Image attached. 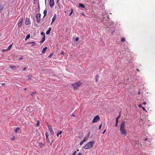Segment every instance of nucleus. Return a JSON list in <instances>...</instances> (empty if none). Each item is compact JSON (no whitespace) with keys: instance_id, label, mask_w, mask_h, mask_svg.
Here are the masks:
<instances>
[{"instance_id":"obj_1","label":"nucleus","mask_w":155,"mask_h":155,"mask_svg":"<svg viewBox=\"0 0 155 155\" xmlns=\"http://www.w3.org/2000/svg\"><path fill=\"white\" fill-rule=\"evenodd\" d=\"M125 124L124 121H123L120 125V130L121 135L124 136H126L127 135L126 131L125 130Z\"/></svg>"},{"instance_id":"obj_2","label":"nucleus","mask_w":155,"mask_h":155,"mask_svg":"<svg viewBox=\"0 0 155 155\" xmlns=\"http://www.w3.org/2000/svg\"><path fill=\"white\" fill-rule=\"evenodd\" d=\"M95 142L93 141H90L87 143L84 147L85 149H88L91 148L94 144Z\"/></svg>"},{"instance_id":"obj_3","label":"nucleus","mask_w":155,"mask_h":155,"mask_svg":"<svg viewBox=\"0 0 155 155\" xmlns=\"http://www.w3.org/2000/svg\"><path fill=\"white\" fill-rule=\"evenodd\" d=\"M100 119V117L98 115H97L93 118L92 121V123H95L98 122V120Z\"/></svg>"},{"instance_id":"obj_4","label":"nucleus","mask_w":155,"mask_h":155,"mask_svg":"<svg viewBox=\"0 0 155 155\" xmlns=\"http://www.w3.org/2000/svg\"><path fill=\"white\" fill-rule=\"evenodd\" d=\"M23 20V18H21L19 20V21L18 23V26L19 28L21 27L22 23Z\"/></svg>"},{"instance_id":"obj_5","label":"nucleus","mask_w":155,"mask_h":155,"mask_svg":"<svg viewBox=\"0 0 155 155\" xmlns=\"http://www.w3.org/2000/svg\"><path fill=\"white\" fill-rule=\"evenodd\" d=\"M36 17L37 18V21L38 23L40 22L41 19V14L40 13L36 15Z\"/></svg>"},{"instance_id":"obj_6","label":"nucleus","mask_w":155,"mask_h":155,"mask_svg":"<svg viewBox=\"0 0 155 155\" xmlns=\"http://www.w3.org/2000/svg\"><path fill=\"white\" fill-rule=\"evenodd\" d=\"M71 86L73 87L74 90H77L78 89V82L72 84Z\"/></svg>"},{"instance_id":"obj_7","label":"nucleus","mask_w":155,"mask_h":155,"mask_svg":"<svg viewBox=\"0 0 155 155\" xmlns=\"http://www.w3.org/2000/svg\"><path fill=\"white\" fill-rule=\"evenodd\" d=\"M31 22L30 21L29 19L28 18H26L25 20V24L26 25H28L29 24H30Z\"/></svg>"},{"instance_id":"obj_8","label":"nucleus","mask_w":155,"mask_h":155,"mask_svg":"<svg viewBox=\"0 0 155 155\" xmlns=\"http://www.w3.org/2000/svg\"><path fill=\"white\" fill-rule=\"evenodd\" d=\"M54 0H50L49 2V5L51 7H52L54 5Z\"/></svg>"},{"instance_id":"obj_9","label":"nucleus","mask_w":155,"mask_h":155,"mask_svg":"<svg viewBox=\"0 0 155 155\" xmlns=\"http://www.w3.org/2000/svg\"><path fill=\"white\" fill-rule=\"evenodd\" d=\"M56 18V15L54 14V15L53 17L52 18V21L51 23V25H52V23L55 21Z\"/></svg>"},{"instance_id":"obj_10","label":"nucleus","mask_w":155,"mask_h":155,"mask_svg":"<svg viewBox=\"0 0 155 155\" xmlns=\"http://www.w3.org/2000/svg\"><path fill=\"white\" fill-rule=\"evenodd\" d=\"M45 136L46 138V140L49 143L50 141L49 140V139H48V136H49V134L48 133L46 132L45 133Z\"/></svg>"},{"instance_id":"obj_11","label":"nucleus","mask_w":155,"mask_h":155,"mask_svg":"<svg viewBox=\"0 0 155 155\" xmlns=\"http://www.w3.org/2000/svg\"><path fill=\"white\" fill-rule=\"evenodd\" d=\"M78 7L79 8H84L86 9V8H85V6L83 4L80 3L79 4V5Z\"/></svg>"},{"instance_id":"obj_12","label":"nucleus","mask_w":155,"mask_h":155,"mask_svg":"<svg viewBox=\"0 0 155 155\" xmlns=\"http://www.w3.org/2000/svg\"><path fill=\"white\" fill-rule=\"evenodd\" d=\"M39 145L41 148H42L44 146V144L42 143H39Z\"/></svg>"},{"instance_id":"obj_13","label":"nucleus","mask_w":155,"mask_h":155,"mask_svg":"<svg viewBox=\"0 0 155 155\" xmlns=\"http://www.w3.org/2000/svg\"><path fill=\"white\" fill-rule=\"evenodd\" d=\"M47 49V47H45L43 49V50H42V51H41V52L42 53H45V51H46V50Z\"/></svg>"},{"instance_id":"obj_14","label":"nucleus","mask_w":155,"mask_h":155,"mask_svg":"<svg viewBox=\"0 0 155 155\" xmlns=\"http://www.w3.org/2000/svg\"><path fill=\"white\" fill-rule=\"evenodd\" d=\"M51 30V28H49L46 31V34L47 35L49 34Z\"/></svg>"},{"instance_id":"obj_15","label":"nucleus","mask_w":155,"mask_h":155,"mask_svg":"<svg viewBox=\"0 0 155 155\" xmlns=\"http://www.w3.org/2000/svg\"><path fill=\"white\" fill-rule=\"evenodd\" d=\"M37 93V92L36 91H35L34 92H32L31 94V95L32 96H35L36 94Z\"/></svg>"},{"instance_id":"obj_16","label":"nucleus","mask_w":155,"mask_h":155,"mask_svg":"<svg viewBox=\"0 0 155 155\" xmlns=\"http://www.w3.org/2000/svg\"><path fill=\"white\" fill-rule=\"evenodd\" d=\"M45 35H44V37L42 38L41 41H40L41 43H43L44 41L45 40Z\"/></svg>"},{"instance_id":"obj_17","label":"nucleus","mask_w":155,"mask_h":155,"mask_svg":"<svg viewBox=\"0 0 155 155\" xmlns=\"http://www.w3.org/2000/svg\"><path fill=\"white\" fill-rule=\"evenodd\" d=\"M47 10L46 9H45L43 12V13L44 14V17H45V16H46V15H47Z\"/></svg>"},{"instance_id":"obj_18","label":"nucleus","mask_w":155,"mask_h":155,"mask_svg":"<svg viewBox=\"0 0 155 155\" xmlns=\"http://www.w3.org/2000/svg\"><path fill=\"white\" fill-rule=\"evenodd\" d=\"M48 128L49 130H50H50H52V127L51 126L49 125L48 124Z\"/></svg>"},{"instance_id":"obj_19","label":"nucleus","mask_w":155,"mask_h":155,"mask_svg":"<svg viewBox=\"0 0 155 155\" xmlns=\"http://www.w3.org/2000/svg\"><path fill=\"white\" fill-rule=\"evenodd\" d=\"M62 133V131H58V132L57 134V137H58L59 136V135L61 134Z\"/></svg>"},{"instance_id":"obj_20","label":"nucleus","mask_w":155,"mask_h":155,"mask_svg":"<svg viewBox=\"0 0 155 155\" xmlns=\"http://www.w3.org/2000/svg\"><path fill=\"white\" fill-rule=\"evenodd\" d=\"M20 128L19 127H17L15 130V132L17 133L19 130Z\"/></svg>"},{"instance_id":"obj_21","label":"nucleus","mask_w":155,"mask_h":155,"mask_svg":"<svg viewBox=\"0 0 155 155\" xmlns=\"http://www.w3.org/2000/svg\"><path fill=\"white\" fill-rule=\"evenodd\" d=\"M40 124V121L38 120L37 121V124H36V126L37 127H38Z\"/></svg>"},{"instance_id":"obj_22","label":"nucleus","mask_w":155,"mask_h":155,"mask_svg":"<svg viewBox=\"0 0 155 155\" xmlns=\"http://www.w3.org/2000/svg\"><path fill=\"white\" fill-rule=\"evenodd\" d=\"M121 41L123 42L125 41V38L124 37L122 38L121 39Z\"/></svg>"},{"instance_id":"obj_23","label":"nucleus","mask_w":155,"mask_h":155,"mask_svg":"<svg viewBox=\"0 0 155 155\" xmlns=\"http://www.w3.org/2000/svg\"><path fill=\"white\" fill-rule=\"evenodd\" d=\"M50 133L52 135H54V131H53V130H50Z\"/></svg>"},{"instance_id":"obj_24","label":"nucleus","mask_w":155,"mask_h":155,"mask_svg":"<svg viewBox=\"0 0 155 155\" xmlns=\"http://www.w3.org/2000/svg\"><path fill=\"white\" fill-rule=\"evenodd\" d=\"M31 76H32L31 75L28 76V79L29 80H30L31 79Z\"/></svg>"},{"instance_id":"obj_25","label":"nucleus","mask_w":155,"mask_h":155,"mask_svg":"<svg viewBox=\"0 0 155 155\" xmlns=\"http://www.w3.org/2000/svg\"><path fill=\"white\" fill-rule=\"evenodd\" d=\"M12 44L10 45L8 47L7 49H10V48L12 47Z\"/></svg>"},{"instance_id":"obj_26","label":"nucleus","mask_w":155,"mask_h":155,"mask_svg":"<svg viewBox=\"0 0 155 155\" xmlns=\"http://www.w3.org/2000/svg\"><path fill=\"white\" fill-rule=\"evenodd\" d=\"M53 54L52 53L50 54L48 56V57L49 58H51Z\"/></svg>"},{"instance_id":"obj_27","label":"nucleus","mask_w":155,"mask_h":155,"mask_svg":"<svg viewBox=\"0 0 155 155\" xmlns=\"http://www.w3.org/2000/svg\"><path fill=\"white\" fill-rule=\"evenodd\" d=\"M73 10L72 9L71 12H70V13L69 14V16H70L73 13Z\"/></svg>"},{"instance_id":"obj_28","label":"nucleus","mask_w":155,"mask_h":155,"mask_svg":"<svg viewBox=\"0 0 155 155\" xmlns=\"http://www.w3.org/2000/svg\"><path fill=\"white\" fill-rule=\"evenodd\" d=\"M30 37V35L28 34L27 35L26 38H29Z\"/></svg>"},{"instance_id":"obj_29","label":"nucleus","mask_w":155,"mask_h":155,"mask_svg":"<svg viewBox=\"0 0 155 155\" xmlns=\"http://www.w3.org/2000/svg\"><path fill=\"white\" fill-rule=\"evenodd\" d=\"M87 138L86 137H85L84 139V140H83V141H84V142H85L86 141V140H87Z\"/></svg>"},{"instance_id":"obj_30","label":"nucleus","mask_w":155,"mask_h":155,"mask_svg":"<svg viewBox=\"0 0 155 155\" xmlns=\"http://www.w3.org/2000/svg\"><path fill=\"white\" fill-rule=\"evenodd\" d=\"M10 67L12 68V69H13V68H15V66H10Z\"/></svg>"},{"instance_id":"obj_31","label":"nucleus","mask_w":155,"mask_h":155,"mask_svg":"<svg viewBox=\"0 0 155 155\" xmlns=\"http://www.w3.org/2000/svg\"><path fill=\"white\" fill-rule=\"evenodd\" d=\"M102 126V124H101V125H100V126H99V129H101V128Z\"/></svg>"},{"instance_id":"obj_32","label":"nucleus","mask_w":155,"mask_h":155,"mask_svg":"<svg viewBox=\"0 0 155 155\" xmlns=\"http://www.w3.org/2000/svg\"><path fill=\"white\" fill-rule=\"evenodd\" d=\"M15 139V136H13L12 138V140H14Z\"/></svg>"},{"instance_id":"obj_33","label":"nucleus","mask_w":155,"mask_h":155,"mask_svg":"<svg viewBox=\"0 0 155 155\" xmlns=\"http://www.w3.org/2000/svg\"><path fill=\"white\" fill-rule=\"evenodd\" d=\"M141 108H142L143 110H145L146 111H147L146 110V109L144 107H141Z\"/></svg>"},{"instance_id":"obj_34","label":"nucleus","mask_w":155,"mask_h":155,"mask_svg":"<svg viewBox=\"0 0 155 155\" xmlns=\"http://www.w3.org/2000/svg\"><path fill=\"white\" fill-rule=\"evenodd\" d=\"M106 129H105L104 131L102 133V134H104V133L106 132Z\"/></svg>"},{"instance_id":"obj_35","label":"nucleus","mask_w":155,"mask_h":155,"mask_svg":"<svg viewBox=\"0 0 155 155\" xmlns=\"http://www.w3.org/2000/svg\"><path fill=\"white\" fill-rule=\"evenodd\" d=\"M84 142L83 140L82 141H81V142H80V144L81 145Z\"/></svg>"},{"instance_id":"obj_36","label":"nucleus","mask_w":155,"mask_h":155,"mask_svg":"<svg viewBox=\"0 0 155 155\" xmlns=\"http://www.w3.org/2000/svg\"><path fill=\"white\" fill-rule=\"evenodd\" d=\"M76 151H75L74 152L72 155H75Z\"/></svg>"},{"instance_id":"obj_37","label":"nucleus","mask_w":155,"mask_h":155,"mask_svg":"<svg viewBox=\"0 0 155 155\" xmlns=\"http://www.w3.org/2000/svg\"><path fill=\"white\" fill-rule=\"evenodd\" d=\"M144 104V105H145L146 104V102H143V103L142 104Z\"/></svg>"},{"instance_id":"obj_38","label":"nucleus","mask_w":155,"mask_h":155,"mask_svg":"<svg viewBox=\"0 0 155 155\" xmlns=\"http://www.w3.org/2000/svg\"><path fill=\"white\" fill-rule=\"evenodd\" d=\"M64 54V51H63L62 53H61V54L62 55H63V54Z\"/></svg>"},{"instance_id":"obj_39","label":"nucleus","mask_w":155,"mask_h":155,"mask_svg":"<svg viewBox=\"0 0 155 155\" xmlns=\"http://www.w3.org/2000/svg\"><path fill=\"white\" fill-rule=\"evenodd\" d=\"M5 83H2V86H4L5 85Z\"/></svg>"},{"instance_id":"obj_40","label":"nucleus","mask_w":155,"mask_h":155,"mask_svg":"<svg viewBox=\"0 0 155 155\" xmlns=\"http://www.w3.org/2000/svg\"><path fill=\"white\" fill-rule=\"evenodd\" d=\"M81 15H83L84 16H85V14L84 13H81Z\"/></svg>"},{"instance_id":"obj_41","label":"nucleus","mask_w":155,"mask_h":155,"mask_svg":"<svg viewBox=\"0 0 155 155\" xmlns=\"http://www.w3.org/2000/svg\"><path fill=\"white\" fill-rule=\"evenodd\" d=\"M98 74H97V75H96V78H98Z\"/></svg>"},{"instance_id":"obj_42","label":"nucleus","mask_w":155,"mask_h":155,"mask_svg":"<svg viewBox=\"0 0 155 155\" xmlns=\"http://www.w3.org/2000/svg\"><path fill=\"white\" fill-rule=\"evenodd\" d=\"M140 94V91H139L138 92V94L139 95Z\"/></svg>"},{"instance_id":"obj_43","label":"nucleus","mask_w":155,"mask_h":155,"mask_svg":"<svg viewBox=\"0 0 155 155\" xmlns=\"http://www.w3.org/2000/svg\"><path fill=\"white\" fill-rule=\"evenodd\" d=\"M120 115L118 117H117L116 118V119H118V118L120 117Z\"/></svg>"},{"instance_id":"obj_44","label":"nucleus","mask_w":155,"mask_h":155,"mask_svg":"<svg viewBox=\"0 0 155 155\" xmlns=\"http://www.w3.org/2000/svg\"><path fill=\"white\" fill-rule=\"evenodd\" d=\"M118 119H116V123H118Z\"/></svg>"},{"instance_id":"obj_45","label":"nucleus","mask_w":155,"mask_h":155,"mask_svg":"<svg viewBox=\"0 0 155 155\" xmlns=\"http://www.w3.org/2000/svg\"><path fill=\"white\" fill-rule=\"evenodd\" d=\"M117 124H118V123H116V124L115 125V127H117Z\"/></svg>"},{"instance_id":"obj_46","label":"nucleus","mask_w":155,"mask_h":155,"mask_svg":"<svg viewBox=\"0 0 155 155\" xmlns=\"http://www.w3.org/2000/svg\"><path fill=\"white\" fill-rule=\"evenodd\" d=\"M139 107H141H141H142L141 105L140 104V105H139V106H138Z\"/></svg>"},{"instance_id":"obj_47","label":"nucleus","mask_w":155,"mask_h":155,"mask_svg":"<svg viewBox=\"0 0 155 155\" xmlns=\"http://www.w3.org/2000/svg\"><path fill=\"white\" fill-rule=\"evenodd\" d=\"M71 116H75V115L74 114H72L71 115Z\"/></svg>"},{"instance_id":"obj_48","label":"nucleus","mask_w":155,"mask_h":155,"mask_svg":"<svg viewBox=\"0 0 155 155\" xmlns=\"http://www.w3.org/2000/svg\"><path fill=\"white\" fill-rule=\"evenodd\" d=\"M78 155H82V154L81 153H78Z\"/></svg>"},{"instance_id":"obj_49","label":"nucleus","mask_w":155,"mask_h":155,"mask_svg":"<svg viewBox=\"0 0 155 155\" xmlns=\"http://www.w3.org/2000/svg\"><path fill=\"white\" fill-rule=\"evenodd\" d=\"M78 37H77L75 38V40L77 41H78Z\"/></svg>"},{"instance_id":"obj_50","label":"nucleus","mask_w":155,"mask_h":155,"mask_svg":"<svg viewBox=\"0 0 155 155\" xmlns=\"http://www.w3.org/2000/svg\"><path fill=\"white\" fill-rule=\"evenodd\" d=\"M26 68H24L23 69V71H25V70H26Z\"/></svg>"},{"instance_id":"obj_51","label":"nucleus","mask_w":155,"mask_h":155,"mask_svg":"<svg viewBox=\"0 0 155 155\" xmlns=\"http://www.w3.org/2000/svg\"><path fill=\"white\" fill-rule=\"evenodd\" d=\"M78 87H79V86H80L81 85V84H79V82H78Z\"/></svg>"},{"instance_id":"obj_52","label":"nucleus","mask_w":155,"mask_h":155,"mask_svg":"<svg viewBox=\"0 0 155 155\" xmlns=\"http://www.w3.org/2000/svg\"><path fill=\"white\" fill-rule=\"evenodd\" d=\"M59 0H57L56 3H58Z\"/></svg>"},{"instance_id":"obj_53","label":"nucleus","mask_w":155,"mask_h":155,"mask_svg":"<svg viewBox=\"0 0 155 155\" xmlns=\"http://www.w3.org/2000/svg\"><path fill=\"white\" fill-rule=\"evenodd\" d=\"M96 81L97 82V78H96Z\"/></svg>"},{"instance_id":"obj_54","label":"nucleus","mask_w":155,"mask_h":155,"mask_svg":"<svg viewBox=\"0 0 155 155\" xmlns=\"http://www.w3.org/2000/svg\"><path fill=\"white\" fill-rule=\"evenodd\" d=\"M137 71H138V72H139V69H137Z\"/></svg>"},{"instance_id":"obj_55","label":"nucleus","mask_w":155,"mask_h":155,"mask_svg":"<svg viewBox=\"0 0 155 155\" xmlns=\"http://www.w3.org/2000/svg\"><path fill=\"white\" fill-rule=\"evenodd\" d=\"M26 89H27V88H25L24 89V90H25V91H26Z\"/></svg>"},{"instance_id":"obj_56","label":"nucleus","mask_w":155,"mask_h":155,"mask_svg":"<svg viewBox=\"0 0 155 155\" xmlns=\"http://www.w3.org/2000/svg\"><path fill=\"white\" fill-rule=\"evenodd\" d=\"M43 33H44L43 32H42L41 33V35L43 34Z\"/></svg>"},{"instance_id":"obj_57","label":"nucleus","mask_w":155,"mask_h":155,"mask_svg":"<svg viewBox=\"0 0 155 155\" xmlns=\"http://www.w3.org/2000/svg\"><path fill=\"white\" fill-rule=\"evenodd\" d=\"M147 140V138H146V139H145V141H146V140Z\"/></svg>"},{"instance_id":"obj_58","label":"nucleus","mask_w":155,"mask_h":155,"mask_svg":"<svg viewBox=\"0 0 155 155\" xmlns=\"http://www.w3.org/2000/svg\"><path fill=\"white\" fill-rule=\"evenodd\" d=\"M31 43H35V42H31Z\"/></svg>"},{"instance_id":"obj_59","label":"nucleus","mask_w":155,"mask_h":155,"mask_svg":"<svg viewBox=\"0 0 155 155\" xmlns=\"http://www.w3.org/2000/svg\"><path fill=\"white\" fill-rule=\"evenodd\" d=\"M52 142H53V141L51 142V143H52Z\"/></svg>"},{"instance_id":"obj_60","label":"nucleus","mask_w":155,"mask_h":155,"mask_svg":"<svg viewBox=\"0 0 155 155\" xmlns=\"http://www.w3.org/2000/svg\"><path fill=\"white\" fill-rule=\"evenodd\" d=\"M46 0H45V2L46 1Z\"/></svg>"}]
</instances>
